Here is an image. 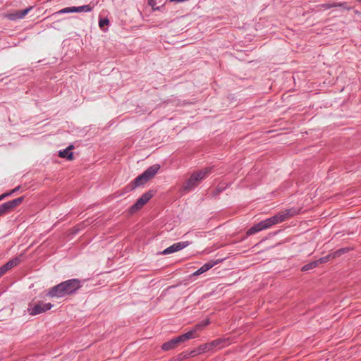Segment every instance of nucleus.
<instances>
[{"label": "nucleus", "instance_id": "1", "mask_svg": "<svg viewBox=\"0 0 361 361\" xmlns=\"http://www.w3.org/2000/svg\"><path fill=\"white\" fill-rule=\"evenodd\" d=\"M81 287L80 281L76 279L67 280L50 288L47 296L61 298L75 293Z\"/></svg>", "mask_w": 361, "mask_h": 361}, {"label": "nucleus", "instance_id": "2", "mask_svg": "<svg viewBox=\"0 0 361 361\" xmlns=\"http://www.w3.org/2000/svg\"><path fill=\"white\" fill-rule=\"evenodd\" d=\"M212 171V168L208 167L204 169L193 172L190 177L184 183L183 189L190 191L197 187L200 183L207 178Z\"/></svg>", "mask_w": 361, "mask_h": 361}, {"label": "nucleus", "instance_id": "3", "mask_svg": "<svg viewBox=\"0 0 361 361\" xmlns=\"http://www.w3.org/2000/svg\"><path fill=\"white\" fill-rule=\"evenodd\" d=\"M160 166L159 164H154L148 168L141 175L138 176L135 178L134 181L135 187H138L146 183L148 180H149L155 176V174L158 172Z\"/></svg>", "mask_w": 361, "mask_h": 361}, {"label": "nucleus", "instance_id": "4", "mask_svg": "<svg viewBox=\"0 0 361 361\" xmlns=\"http://www.w3.org/2000/svg\"><path fill=\"white\" fill-rule=\"evenodd\" d=\"M299 211L296 209L290 208L277 214L276 215L272 216L271 219L275 225L297 215Z\"/></svg>", "mask_w": 361, "mask_h": 361}, {"label": "nucleus", "instance_id": "5", "mask_svg": "<svg viewBox=\"0 0 361 361\" xmlns=\"http://www.w3.org/2000/svg\"><path fill=\"white\" fill-rule=\"evenodd\" d=\"M190 336H191V334H183L180 336H178L175 338L170 340L168 342L164 343L162 345V349L164 350H170L171 349L176 348L180 343H183L187 340L190 339Z\"/></svg>", "mask_w": 361, "mask_h": 361}, {"label": "nucleus", "instance_id": "6", "mask_svg": "<svg viewBox=\"0 0 361 361\" xmlns=\"http://www.w3.org/2000/svg\"><path fill=\"white\" fill-rule=\"evenodd\" d=\"M274 224L272 221V219L271 217V218H269L264 221H262L259 223H258L257 224L253 226L252 227H251L247 231V235H253L260 231H262V230H264V229H267L269 228H270L271 226H274Z\"/></svg>", "mask_w": 361, "mask_h": 361}, {"label": "nucleus", "instance_id": "7", "mask_svg": "<svg viewBox=\"0 0 361 361\" xmlns=\"http://www.w3.org/2000/svg\"><path fill=\"white\" fill-rule=\"evenodd\" d=\"M152 193L147 192L142 195L137 202L131 207L130 210L132 212H135L140 209L152 197Z\"/></svg>", "mask_w": 361, "mask_h": 361}, {"label": "nucleus", "instance_id": "8", "mask_svg": "<svg viewBox=\"0 0 361 361\" xmlns=\"http://www.w3.org/2000/svg\"><path fill=\"white\" fill-rule=\"evenodd\" d=\"M23 199V197H20L1 204V214L13 211L16 207L22 203Z\"/></svg>", "mask_w": 361, "mask_h": 361}, {"label": "nucleus", "instance_id": "9", "mask_svg": "<svg viewBox=\"0 0 361 361\" xmlns=\"http://www.w3.org/2000/svg\"><path fill=\"white\" fill-rule=\"evenodd\" d=\"M53 307V305L50 302L44 303V302H39L35 305L30 310V314L35 315L42 312H44L49 310H50Z\"/></svg>", "mask_w": 361, "mask_h": 361}, {"label": "nucleus", "instance_id": "10", "mask_svg": "<svg viewBox=\"0 0 361 361\" xmlns=\"http://www.w3.org/2000/svg\"><path fill=\"white\" fill-rule=\"evenodd\" d=\"M189 245L188 242H179L177 243H175L166 249H165L164 251H162V255H169L175 252L179 251L185 247H186Z\"/></svg>", "mask_w": 361, "mask_h": 361}, {"label": "nucleus", "instance_id": "11", "mask_svg": "<svg viewBox=\"0 0 361 361\" xmlns=\"http://www.w3.org/2000/svg\"><path fill=\"white\" fill-rule=\"evenodd\" d=\"M92 10V7L89 5H85L78 7H67L60 10L59 13H73V12H89Z\"/></svg>", "mask_w": 361, "mask_h": 361}, {"label": "nucleus", "instance_id": "12", "mask_svg": "<svg viewBox=\"0 0 361 361\" xmlns=\"http://www.w3.org/2000/svg\"><path fill=\"white\" fill-rule=\"evenodd\" d=\"M209 323H210V322L208 319L206 320H204L203 322L196 324L191 331L187 332L185 334H191V336H190V339L196 338L198 336L197 332L201 331Z\"/></svg>", "mask_w": 361, "mask_h": 361}, {"label": "nucleus", "instance_id": "13", "mask_svg": "<svg viewBox=\"0 0 361 361\" xmlns=\"http://www.w3.org/2000/svg\"><path fill=\"white\" fill-rule=\"evenodd\" d=\"M209 323H210V322L208 319L206 320H204L203 322L196 324L191 331L187 332L185 334H191V336H190V339L196 338L198 336L197 332L201 331Z\"/></svg>", "mask_w": 361, "mask_h": 361}, {"label": "nucleus", "instance_id": "14", "mask_svg": "<svg viewBox=\"0 0 361 361\" xmlns=\"http://www.w3.org/2000/svg\"><path fill=\"white\" fill-rule=\"evenodd\" d=\"M209 323H210V322L208 319L206 320H204L203 322L196 324L191 331L187 332L185 334H191V336H190V339L196 338L198 336L197 332L201 331Z\"/></svg>", "mask_w": 361, "mask_h": 361}, {"label": "nucleus", "instance_id": "15", "mask_svg": "<svg viewBox=\"0 0 361 361\" xmlns=\"http://www.w3.org/2000/svg\"><path fill=\"white\" fill-rule=\"evenodd\" d=\"M32 6H30L25 9L16 11L10 13L8 16L11 20L22 19L32 9Z\"/></svg>", "mask_w": 361, "mask_h": 361}, {"label": "nucleus", "instance_id": "16", "mask_svg": "<svg viewBox=\"0 0 361 361\" xmlns=\"http://www.w3.org/2000/svg\"><path fill=\"white\" fill-rule=\"evenodd\" d=\"M331 257H332L331 255H328L326 257L320 258L319 259H318L317 261L310 262V263L305 265L302 268V271H308L310 269H312L317 267L318 264H322V263H325V262H328L329 260V259Z\"/></svg>", "mask_w": 361, "mask_h": 361}, {"label": "nucleus", "instance_id": "17", "mask_svg": "<svg viewBox=\"0 0 361 361\" xmlns=\"http://www.w3.org/2000/svg\"><path fill=\"white\" fill-rule=\"evenodd\" d=\"M221 262V260L218 259L216 261H210L204 264L202 267H201L199 269H197L195 272L193 273V276H198L206 272L207 271L212 268L214 265L217 264Z\"/></svg>", "mask_w": 361, "mask_h": 361}, {"label": "nucleus", "instance_id": "18", "mask_svg": "<svg viewBox=\"0 0 361 361\" xmlns=\"http://www.w3.org/2000/svg\"><path fill=\"white\" fill-rule=\"evenodd\" d=\"M20 262V259L19 257H16L8 262H7L5 265L1 267V275L5 274L8 270L17 266Z\"/></svg>", "mask_w": 361, "mask_h": 361}, {"label": "nucleus", "instance_id": "19", "mask_svg": "<svg viewBox=\"0 0 361 361\" xmlns=\"http://www.w3.org/2000/svg\"><path fill=\"white\" fill-rule=\"evenodd\" d=\"M73 149V146L71 145L66 149L60 151L59 153V156L61 158H66L67 159L71 161L73 159V154L71 152V150Z\"/></svg>", "mask_w": 361, "mask_h": 361}, {"label": "nucleus", "instance_id": "20", "mask_svg": "<svg viewBox=\"0 0 361 361\" xmlns=\"http://www.w3.org/2000/svg\"><path fill=\"white\" fill-rule=\"evenodd\" d=\"M212 350L211 347L209 343H205L203 345H201L199 346V348L197 349V350H193L190 353V355H195L196 354H200L204 352H207L209 350Z\"/></svg>", "mask_w": 361, "mask_h": 361}, {"label": "nucleus", "instance_id": "21", "mask_svg": "<svg viewBox=\"0 0 361 361\" xmlns=\"http://www.w3.org/2000/svg\"><path fill=\"white\" fill-rule=\"evenodd\" d=\"M227 339L225 338H219L216 339L211 343H209V345L211 347V349H213L216 347L221 348L224 345V343H226Z\"/></svg>", "mask_w": 361, "mask_h": 361}, {"label": "nucleus", "instance_id": "22", "mask_svg": "<svg viewBox=\"0 0 361 361\" xmlns=\"http://www.w3.org/2000/svg\"><path fill=\"white\" fill-rule=\"evenodd\" d=\"M19 189V187H16L15 189L12 190L10 192L8 193H4V194H1V200H3L4 198H5L6 197L10 195L11 194L13 193L14 192H16V190H18Z\"/></svg>", "mask_w": 361, "mask_h": 361}, {"label": "nucleus", "instance_id": "23", "mask_svg": "<svg viewBox=\"0 0 361 361\" xmlns=\"http://www.w3.org/2000/svg\"><path fill=\"white\" fill-rule=\"evenodd\" d=\"M109 24V20L107 19H103L100 20L99 22V25L100 27H102L103 26Z\"/></svg>", "mask_w": 361, "mask_h": 361}, {"label": "nucleus", "instance_id": "24", "mask_svg": "<svg viewBox=\"0 0 361 361\" xmlns=\"http://www.w3.org/2000/svg\"><path fill=\"white\" fill-rule=\"evenodd\" d=\"M345 252V249H341V250H338V251H336L334 255V257H335L336 256H340L343 253H344Z\"/></svg>", "mask_w": 361, "mask_h": 361}, {"label": "nucleus", "instance_id": "25", "mask_svg": "<svg viewBox=\"0 0 361 361\" xmlns=\"http://www.w3.org/2000/svg\"><path fill=\"white\" fill-rule=\"evenodd\" d=\"M148 4L150 5L154 9H156L154 7L156 6L155 0H148Z\"/></svg>", "mask_w": 361, "mask_h": 361}]
</instances>
